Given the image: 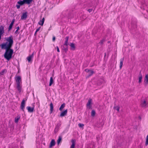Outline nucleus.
Listing matches in <instances>:
<instances>
[{
    "label": "nucleus",
    "instance_id": "nucleus-1",
    "mask_svg": "<svg viewBox=\"0 0 148 148\" xmlns=\"http://www.w3.org/2000/svg\"><path fill=\"white\" fill-rule=\"evenodd\" d=\"M6 40L8 42L3 44L2 45V48L5 49V51L4 54V58L8 60H10L12 58V56L13 53V49L11 48L12 47L13 43V38L12 36H10L6 39Z\"/></svg>",
    "mask_w": 148,
    "mask_h": 148
},
{
    "label": "nucleus",
    "instance_id": "nucleus-2",
    "mask_svg": "<svg viewBox=\"0 0 148 148\" xmlns=\"http://www.w3.org/2000/svg\"><path fill=\"white\" fill-rule=\"evenodd\" d=\"M16 85V88L19 92L21 91L22 89V82L21 79V77L20 76H17L15 78Z\"/></svg>",
    "mask_w": 148,
    "mask_h": 148
},
{
    "label": "nucleus",
    "instance_id": "nucleus-3",
    "mask_svg": "<svg viewBox=\"0 0 148 148\" xmlns=\"http://www.w3.org/2000/svg\"><path fill=\"white\" fill-rule=\"evenodd\" d=\"M27 100V98H25V99H23L21 103V105L20 106V108L23 111H24V109L25 105V101Z\"/></svg>",
    "mask_w": 148,
    "mask_h": 148
},
{
    "label": "nucleus",
    "instance_id": "nucleus-4",
    "mask_svg": "<svg viewBox=\"0 0 148 148\" xmlns=\"http://www.w3.org/2000/svg\"><path fill=\"white\" fill-rule=\"evenodd\" d=\"M26 0H23V1H18L17 3L18 4H17L16 5V7L18 9L20 8L21 5H22L25 3V2H26Z\"/></svg>",
    "mask_w": 148,
    "mask_h": 148
},
{
    "label": "nucleus",
    "instance_id": "nucleus-5",
    "mask_svg": "<svg viewBox=\"0 0 148 148\" xmlns=\"http://www.w3.org/2000/svg\"><path fill=\"white\" fill-rule=\"evenodd\" d=\"M92 100L91 99H89L88 100V102L86 104V107L88 109L91 108Z\"/></svg>",
    "mask_w": 148,
    "mask_h": 148
},
{
    "label": "nucleus",
    "instance_id": "nucleus-6",
    "mask_svg": "<svg viewBox=\"0 0 148 148\" xmlns=\"http://www.w3.org/2000/svg\"><path fill=\"white\" fill-rule=\"evenodd\" d=\"M56 144V142L54 139H52L51 141V142L50 143V145L49 146V148H51L52 147L54 146Z\"/></svg>",
    "mask_w": 148,
    "mask_h": 148
},
{
    "label": "nucleus",
    "instance_id": "nucleus-7",
    "mask_svg": "<svg viewBox=\"0 0 148 148\" xmlns=\"http://www.w3.org/2000/svg\"><path fill=\"white\" fill-rule=\"evenodd\" d=\"M27 109V110L28 112H32L34 110V107H31L30 106H27L26 107Z\"/></svg>",
    "mask_w": 148,
    "mask_h": 148
},
{
    "label": "nucleus",
    "instance_id": "nucleus-8",
    "mask_svg": "<svg viewBox=\"0 0 148 148\" xmlns=\"http://www.w3.org/2000/svg\"><path fill=\"white\" fill-rule=\"evenodd\" d=\"M27 13L26 12L23 13L21 17V19L24 20L26 19L27 16Z\"/></svg>",
    "mask_w": 148,
    "mask_h": 148
},
{
    "label": "nucleus",
    "instance_id": "nucleus-9",
    "mask_svg": "<svg viewBox=\"0 0 148 148\" xmlns=\"http://www.w3.org/2000/svg\"><path fill=\"white\" fill-rule=\"evenodd\" d=\"M67 110L66 109L64 110V111L61 112L60 114V116L61 117L64 116L67 114Z\"/></svg>",
    "mask_w": 148,
    "mask_h": 148
},
{
    "label": "nucleus",
    "instance_id": "nucleus-10",
    "mask_svg": "<svg viewBox=\"0 0 148 148\" xmlns=\"http://www.w3.org/2000/svg\"><path fill=\"white\" fill-rule=\"evenodd\" d=\"M34 55V53H33L31 55H29L28 57L27 58V59L29 62H30L31 60V59L33 58Z\"/></svg>",
    "mask_w": 148,
    "mask_h": 148
},
{
    "label": "nucleus",
    "instance_id": "nucleus-11",
    "mask_svg": "<svg viewBox=\"0 0 148 148\" xmlns=\"http://www.w3.org/2000/svg\"><path fill=\"white\" fill-rule=\"evenodd\" d=\"M144 82L145 84L146 85H147L148 84V75L146 74V75L145 79Z\"/></svg>",
    "mask_w": 148,
    "mask_h": 148
},
{
    "label": "nucleus",
    "instance_id": "nucleus-12",
    "mask_svg": "<svg viewBox=\"0 0 148 148\" xmlns=\"http://www.w3.org/2000/svg\"><path fill=\"white\" fill-rule=\"evenodd\" d=\"M75 140L72 139L71 140L72 145L70 147V148H74L75 145Z\"/></svg>",
    "mask_w": 148,
    "mask_h": 148
},
{
    "label": "nucleus",
    "instance_id": "nucleus-13",
    "mask_svg": "<svg viewBox=\"0 0 148 148\" xmlns=\"http://www.w3.org/2000/svg\"><path fill=\"white\" fill-rule=\"evenodd\" d=\"M142 78V75L141 73H140L139 74L138 77V83L139 84H140L141 83Z\"/></svg>",
    "mask_w": 148,
    "mask_h": 148
},
{
    "label": "nucleus",
    "instance_id": "nucleus-14",
    "mask_svg": "<svg viewBox=\"0 0 148 148\" xmlns=\"http://www.w3.org/2000/svg\"><path fill=\"white\" fill-rule=\"evenodd\" d=\"M124 60V58H122L120 59V66L119 67L120 69H121L122 67V66L123 65V62Z\"/></svg>",
    "mask_w": 148,
    "mask_h": 148
},
{
    "label": "nucleus",
    "instance_id": "nucleus-15",
    "mask_svg": "<svg viewBox=\"0 0 148 148\" xmlns=\"http://www.w3.org/2000/svg\"><path fill=\"white\" fill-rule=\"evenodd\" d=\"M45 21V18H43L41 20H40L38 22V24L39 25L42 26L43 25Z\"/></svg>",
    "mask_w": 148,
    "mask_h": 148
},
{
    "label": "nucleus",
    "instance_id": "nucleus-16",
    "mask_svg": "<svg viewBox=\"0 0 148 148\" xmlns=\"http://www.w3.org/2000/svg\"><path fill=\"white\" fill-rule=\"evenodd\" d=\"M50 111L51 113H52L53 110V105L52 102H51L50 104Z\"/></svg>",
    "mask_w": 148,
    "mask_h": 148
},
{
    "label": "nucleus",
    "instance_id": "nucleus-17",
    "mask_svg": "<svg viewBox=\"0 0 148 148\" xmlns=\"http://www.w3.org/2000/svg\"><path fill=\"white\" fill-rule=\"evenodd\" d=\"M69 38V36H67L66 37V38H65L66 40L65 41V43L64 44V45H66V46L68 45Z\"/></svg>",
    "mask_w": 148,
    "mask_h": 148
},
{
    "label": "nucleus",
    "instance_id": "nucleus-18",
    "mask_svg": "<svg viewBox=\"0 0 148 148\" xmlns=\"http://www.w3.org/2000/svg\"><path fill=\"white\" fill-rule=\"evenodd\" d=\"M65 104L64 103H63L61 105L60 107L59 108V110L60 111H62L63 109L65 107Z\"/></svg>",
    "mask_w": 148,
    "mask_h": 148
},
{
    "label": "nucleus",
    "instance_id": "nucleus-19",
    "mask_svg": "<svg viewBox=\"0 0 148 148\" xmlns=\"http://www.w3.org/2000/svg\"><path fill=\"white\" fill-rule=\"evenodd\" d=\"M71 47V49L73 50H74L75 49V45L73 43H71L70 45Z\"/></svg>",
    "mask_w": 148,
    "mask_h": 148
},
{
    "label": "nucleus",
    "instance_id": "nucleus-20",
    "mask_svg": "<svg viewBox=\"0 0 148 148\" xmlns=\"http://www.w3.org/2000/svg\"><path fill=\"white\" fill-rule=\"evenodd\" d=\"M146 101L145 100L141 102V105L142 107H145L146 106Z\"/></svg>",
    "mask_w": 148,
    "mask_h": 148
},
{
    "label": "nucleus",
    "instance_id": "nucleus-21",
    "mask_svg": "<svg viewBox=\"0 0 148 148\" xmlns=\"http://www.w3.org/2000/svg\"><path fill=\"white\" fill-rule=\"evenodd\" d=\"M20 119V116H18L16 117L15 118V122L16 123H17L18 120Z\"/></svg>",
    "mask_w": 148,
    "mask_h": 148
},
{
    "label": "nucleus",
    "instance_id": "nucleus-22",
    "mask_svg": "<svg viewBox=\"0 0 148 148\" xmlns=\"http://www.w3.org/2000/svg\"><path fill=\"white\" fill-rule=\"evenodd\" d=\"M53 82V77H51L50 78V82H49V86H51Z\"/></svg>",
    "mask_w": 148,
    "mask_h": 148
},
{
    "label": "nucleus",
    "instance_id": "nucleus-23",
    "mask_svg": "<svg viewBox=\"0 0 148 148\" xmlns=\"http://www.w3.org/2000/svg\"><path fill=\"white\" fill-rule=\"evenodd\" d=\"M114 109L116 110L118 112H119L120 107L119 106H114Z\"/></svg>",
    "mask_w": 148,
    "mask_h": 148
},
{
    "label": "nucleus",
    "instance_id": "nucleus-24",
    "mask_svg": "<svg viewBox=\"0 0 148 148\" xmlns=\"http://www.w3.org/2000/svg\"><path fill=\"white\" fill-rule=\"evenodd\" d=\"M7 71L6 69H5L3 70L0 73V75H3Z\"/></svg>",
    "mask_w": 148,
    "mask_h": 148
},
{
    "label": "nucleus",
    "instance_id": "nucleus-25",
    "mask_svg": "<svg viewBox=\"0 0 148 148\" xmlns=\"http://www.w3.org/2000/svg\"><path fill=\"white\" fill-rule=\"evenodd\" d=\"M62 140V137L61 136H59L58 138L57 141V143L58 145H59L60 143Z\"/></svg>",
    "mask_w": 148,
    "mask_h": 148
},
{
    "label": "nucleus",
    "instance_id": "nucleus-26",
    "mask_svg": "<svg viewBox=\"0 0 148 148\" xmlns=\"http://www.w3.org/2000/svg\"><path fill=\"white\" fill-rule=\"evenodd\" d=\"M95 112L94 110H92V111L91 113V116H94L95 115Z\"/></svg>",
    "mask_w": 148,
    "mask_h": 148
},
{
    "label": "nucleus",
    "instance_id": "nucleus-27",
    "mask_svg": "<svg viewBox=\"0 0 148 148\" xmlns=\"http://www.w3.org/2000/svg\"><path fill=\"white\" fill-rule=\"evenodd\" d=\"M148 144V134L147 135L146 139L145 145L147 146Z\"/></svg>",
    "mask_w": 148,
    "mask_h": 148
},
{
    "label": "nucleus",
    "instance_id": "nucleus-28",
    "mask_svg": "<svg viewBox=\"0 0 148 148\" xmlns=\"http://www.w3.org/2000/svg\"><path fill=\"white\" fill-rule=\"evenodd\" d=\"M13 25L10 24L8 28V31H10L12 29Z\"/></svg>",
    "mask_w": 148,
    "mask_h": 148
},
{
    "label": "nucleus",
    "instance_id": "nucleus-29",
    "mask_svg": "<svg viewBox=\"0 0 148 148\" xmlns=\"http://www.w3.org/2000/svg\"><path fill=\"white\" fill-rule=\"evenodd\" d=\"M88 73H89V74H88L89 75V76H91L93 74L94 71H93L92 70H90L89 72Z\"/></svg>",
    "mask_w": 148,
    "mask_h": 148
},
{
    "label": "nucleus",
    "instance_id": "nucleus-30",
    "mask_svg": "<svg viewBox=\"0 0 148 148\" xmlns=\"http://www.w3.org/2000/svg\"><path fill=\"white\" fill-rule=\"evenodd\" d=\"M33 0H26V3L29 4L31 2H32Z\"/></svg>",
    "mask_w": 148,
    "mask_h": 148
},
{
    "label": "nucleus",
    "instance_id": "nucleus-31",
    "mask_svg": "<svg viewBox=\"0 0 148 148\" xmlns=\"http://www.w3.org/2000/svg\"><path fill=\"white\" fill-rule=\"evenodd\" d=\"M16 29H17V30L15 32V33L16 34H17V33L18 30L19 29V27H18L16 28Z\"/></svg>",
    "mask_w": 148,
    "mask_h": 148
},
{
    "label": "nucleus",
    "instance_id": "nucleus-32",
    "mask_svg": "<svg viewBox=\"0 0 148 148\" xmlns=\"http://www.w3.org/2000/svg\"><path fill=\"white\" fill-rule=\"evenodd\" d=\"M104 40H101V41L99 42V43L101 45H102L104 42Z\"/></svg>",
    "mask_w": 148,
    "mask_h": 148
},
{
    "label": "nucleus",
    "instance_id": "nucleus-33",
    "mask_svg": "<svg viewBox=\"0 0 148 148\" xmlns=\"http://www.w3.org/2000/svg\"><path fill=\"white\" fill-rule=\"evenodd\" d=\"M78 126L79 127H82L84 126V125L83 124L80 123L79 124Z\"/></svg>",
    "mask_w": 148,
    "mask_h": 148
},
{
    "label": "nucleus",
    "instance_id": "nucleus-34",
    "mask_svg": "<svg viewBox=\"0 0 148 148\" xmlns=\"http://www.w3.org/2000/svg\"><path fill=\"white\" fill-rule=\"evenodd\" d=\"M15 21V19H13L10 24L13 25Z\"/></svg>",
    "mask_w": 148,
    "mask_h": 148
},
{
    "label": "nucleus",
    "instance_id": "nucleus-35",
    "mask_svg": "<svg viewBox=\"0 0 148 148\" xmlns=\"http://www.w3.org/2000/svg\"><path fill=\"white\" fill-rule=\"evenodd\" d=\"M90 71V70H89L88 69H86L85 70V71L87 73L89 72Z\"/></svg>",
    "mask_w": 148,
    "mask_h": 148
},
{
    "label": "nucleus",
    "instance_id": "nucleus-36",
    "mask_svg": "<svg viewBox=\"0 0 148 148\" xmlns=\"http://www.w3.org/2000/svg\"><path fill=\"white\" fill-rule=\"evenodd\" d=\"M92 9H88V11L89 12H91L92 11Z\"/></svg>",
    "mask_w": 148,
    "mask_h": 148
},
{
    "label": "nucleus",
    "instance_id": "nucleus-37",
    "mask_svg": "<svg viewBox=\"0 0 148 148\" xmlns=\"http://www.w3.org/2000/svg\"><path fill=\"white\" fill-rule=\"evenodd\" d=\"M56 47V48H57V51L58 52H60V50H59V47L58 46H57Z\"/></svg>",
    "mask_w": 148,
    "mask_h": 148
},
{
    "label": "nucleus",
    "instance_id": "nucleus-38",
    "mask_svg": "<svg viewBox=\"0 0 148 148\" xmlns=\"http://www.w3.org/2000/svg\"><path fill=\"white\" fill-rule=\"evenodd\" d=\"M40 28H41L40 27H39V28H38L36 29V32H38L40 29Z\"/></svg>",
    "mask_w": 148,
    "mask_h": 148
},
{
    "label": "nucleus",
    "instance_id": "nucleus-39",
    "mask_svg": "<svg viewBox=\"0 0 148 148\" xmlns=\"http://www.w3.org/2000/svg\"><path fill=\"white\" fill-rule=\"evenodd\" d=\"M56 39V38L55 36H53L52 38V40L53 41H54Z\"/></svg>",
    "mask_w": 148,
    "mask_h": 148
},
{
    "label": "nucleus",
    "instance_id": "nucleus-40",
    "mask_svg": "<svg viewBox=\"0 0 148 148\" xmlns=\"http://www.w3.org/2000/svg\"><path fill=\"white\" fill-rule=\"evenodd\" d=\"M37 32H36V31H35V33H34V35H36V33H37Z\"/></svg>",
    "mask_w": 148,
    "mask_h": 148
}]
</instances>
